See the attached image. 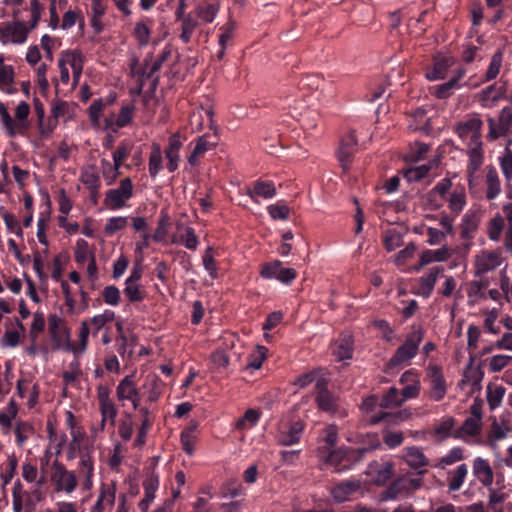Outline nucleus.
<instances>
[{"instance_id":"1","label":"nucleus","mask_w":512,"mask_h":512,"mask_svg":"<svg viewBox=\"0 0 512 512\" xmlns=\"http://www.w3.org/2000/svg\"><path fill=\"white\" fill-rule=\"evenodd\" d=\"M84 66V55L80 50L63 51L58 59V67L60 70V80L64 84L70 81L69 68L72 70L73 87L78 85Z\"/></svg>"},{"instance_id":"2","label":"nucleus","mask_w":512,"mask_h":512,"mask_svg":"<svg viewBox=\"0 0 512 512\" xmlns=\"http://www.w3.org/2000/svg\"><path fill=\"white\" fill-rule=\"evenodd\" d=\"M50 481L56 493L72 494L78 487L76 472L68 470L59 460L51 465Z\"/></svg>"},{"instance_id":"3","label":"nucleus","mask_w":512,"mask_h":512,"mask_svg":"<svg viewBox=\"0 0 512 512\" xmlns=\"http://www.w3.org/2000/svg\"><path fill=\"white\" fill-rule=\"evenodd\" d=\"M306 421L299 416H291L287 421L279 424L276 441L281 446L298 444L306 430Z\"/></svg>"},{"instance_id":"4","label":"nucleus","mask_w":512,"mask_h":512,"mask_svg":"<svg viewBox=\"0 0 512 512\" xmlns=\"http://www.w3.org/2000/svg\"><path fill=\"white\" fill-rule=\"evenodd\" d=\"M329 379L321 376L315 384V402L319 410L336 415L340 413L339 396L328 388Z\"/></svg>"},{"instance_id":"5","label":"nucleus","mask_w":512,"mask_h":512,"mask_svg":"<svg viewBox=\"0 0 512 512\" xmlns=\"http://www.w3.org/2000/svg\"><path fill=\"white\" fill-rule=\"evenodd\" d=\"M421 485V477L401 476L395 479L385 490L381 492L380 499L382 501H389L406 497L410 493L419 489Z\"/></svg>"},{"instance_id":"6","label":"nucleus","mask_w":512,"mask_h":512,"mask_svg":"<svg viewBox=\"0 0 512 512\" xmlns=\"http://www.w3.org/2000/svg\"><path fill=\"white\" fill-rule=\"evenodd\" d=\"M31 28L25 21H8L0 23V43L7 45H23L28 39Z\"/></svg>"},{"instance_id":"7","label":"nucleus","mask_w":512,"mask_h":512,"mask_svg":"<svg viewBox=\"0 0 512 512\" xmlns=\"http://www.w3.org/2000/svg\"><path fill=\"white\" fill-rule=\"evenodd\" d=\"M423 340V332L414 330L409 333L404 343L397 348L393 356L389 360V366H400L417 355L420 343Z\"/></svg>"},{"instance_id":"8","label":"nucleus","mask_w":512,"mask_h":512,"mask_svg":"<svg viewBox=\"0 0 512 512\" xmlns=\"http://www.w3.org/2000/svg\"><path fill=\"white\" fill-rule=\"evenodd\" d=\"M133 195V185L129 178L121 181L120 186L106 193L104 204L110 210H119Z\"/></svg>"},{"instance_id":"9","label":"nucleus","mask_w":512,"mask_h":512,"mask_svg":"<svg viewBox=\"0 0 512 512\" xmlns=\"http://www.w3.org/2000/svg\"><path fill=\"white\" fill-rule=\"evenodd\" d=\"M381 445L379 438L374 435L368 447L353 448L343 447L342 466L338 468V473L351 469L354 465L359 463L366 453L379 448Z\"/></svg>"},{"instance_id":"10","label":"nucleus","mask_w":512,"mask_h":512,"mask_svg":"<svg viewBox=\"0 0 512 512\" xmlns=\"http://www.w3.org/2000/svg\"><path fill=\"white\" fill-rule=\"evenodd\" d=\"M260 275L264 279H276L288 285L297 277V271L294 268H285L281 261L274 260L262 265Z\"/></svg>"},{"instance_id":"11","label":"nucleus","mask_w":512,"mask_h":512,"mask_svg":"<svg viewBox=\"0 0 512 512\" xmlns=\"http://www.w3.org/2000/svg\"><path fill=\"white\" fill-rule=\"evenodd\" d=\"M454 64V57L437 53L432 58V64L426 68L425 77L429 81L442 80Z\"/></svg>"},{"instance_id":"12","label":"nucleus","mask_w":512,"mask_h":512,"mask_svg":"<svg viewBox=\"0 0 512 512\" xmlns=\"http://www.w3.org/2000/svg\"><path fill=\"white\" fill-rule=\"evenodd\" d=\"M468 156L469 161L466 169L468 176V186L470 192L475 193L477 186V177L475 174L483 163L482 143L472 145L469 144Z\"/></svg>"},{"instance_id":"13","label":"nucleus","mask_w":512,"mask_h":512,"mask_svg":"<svg viewBox=\"0 0 512 512\" xmlns=\"http://www.w3.org/2000/svg\"><path fill=\"white\" fill-rule=\"evenodd\" d=\"M358 140L354 133H348L343 136L337 151V158L344 171L350 168L354 154L357 151Z\"/></svg>"},{"instance_id":"14","label":"nucleus","mask_w":512,"mask_h":512,"mask_svg":"<svg viewBox=\"0 0 512 512\" xmlns=\"http://www.w3.org/2000/svg\"><path fill=\"white\" fill-rule=\"evenodd\" d=\"M116 396L122 405H125V402H130L134 409L139 408L141 393L133 383L131 376H126L120 381L116 388Z\"/></svg>"},{"instance_id":"15","label":"nucleus","mask_w":512,"mask_h":512,"mask_svg":"<svg viewBox=\"0 0 512 512\" xmlns=\"http://www.w3.org/2000/svg\"><path fill=\"white\" fill-rule=\"evenodd\" d=\"M185 137L179 131L172 133L168 139V145L164 151L167 160L166 167L170 172H174L179 167L180 149L183 146Z\"/></svg>"},{"instance_id":"16","label":"nucleus","mask_w":512,"mask_h":512,"mask_svg":"<svg viewBox=\"0 0 512 512\" xmlns=\"http://www.w3.org/2000/svg\"><path fill=\"white\" fill-rule=\"evenodd\" d=\"M482 125L483 122L479 117H472L468 119L467 121L458 124L456 128V132L459 137L466 138L470 137L469 144H478L482 143L481 136H482Z\"/></svg>"},{"instance_id":"17","label":"nucleus","mask_w":512,"mask_h":512,"mask_svg":"<svg viewBox=\"0 0 512 512\" xmlns=\"http://www.w3.org/2000/svg\"><path fill=\"white\" fill-rule=\"evenodd\" d=\"M89 333L90 329L88 327V323L83 321L79 331V342L77 344H72L70 341V335L67 334L65 335L63 345H58V348L71 352L76 358H78L83 355L87 349Z\"/></svg>"},{"instance_id":"18","label":"nucleus","mask_w":512,"mask_h":512,"mask_svg":"<svg viewBox=\"0 0 512 512\" xmlns=\"http://www.w3.org/2000/svg\"><path fill=\"white\" fill-rule=\"evenodd\" d=\"M427 376L429 377L431 383V399L434 401L442 400L446 394V382L441 368L436 365L429 366L427 370Z\"/></svg>"},{"instance_id":"19","label":"nucleus","mask_w":512,"mask_h":512,"mask_svg":"<svg viewBox=\"0 0 512 512\" xmlns=\"http://www.w3.org/2000/svg\"><path fill=\"white\" fill-rule=\"evenodd\" d=\"M400 384L404 387L402 389L404 398L415 399L419 396L421 384L419 374L415 369L405 371L399 379Z\"/></svg>"},{"instance_id":"20","label":"nucleus","mask_w":512,"mask_h":512,"mask_svg":"<svg viewBox=\"0 0 512 512\" xmlns=\"http://www.w3.org/2000/svg\"><path fill=\"white\" fill-rule=\"evenodd\" d=\"M444 268L441 266H434L428 270V273L418 279L417 294L423 298H429L432 295L438 277L442 275Z\"/></svg>"},{"instance_id":"21","label":"nucleus","mask_w":512,"mask_h":512,"mask_svg":"<svg viewBox=\"0 0 512 512\" xmlns=\"http://www.w3.org/2000/svg\"><path fill=\"white\" fill-rule=\"evenodd\" d=\"M473 475L484 486L490 487L493 484L494 472L488 460L476 457L472 466Z\"/></svg>"},{"instance_id":"22","label":"nucleus","mask_w":512,"mask_h":512,"mask_svg":"<svg viewBox=\"0 0 512 512\" xmlns=\"http://www.w3.org/2000/svg\"><path fill=\"white\" fill-rule=\"evenodd\" d=\"M247 195L254 202H258V197L272 199L276 196V188L272 181L256 180L253 186L247 189Z\"/></svg>"},{"instance_id":"23","label":"nucleus","mask_w":512,"mask_h":512,"mask_svg":"<svg viewBox=\"0 0 512 512\" xmlns=\"http://www.w3.org/2000/svg\"><path fill=\"white\" fill-rule=\"evenodd\" d=\"M79 473L83 477V488L90 490L93 486L94 475V461L92 458V451H87L86 454H81V459L78 463Z\"/></svg>"},{"instance_id":"24","label":"nucleus","mask_w":512,"mask_h":512,"mask_svg":"<svg viewBox=\"0 0 512 512\" xmlns=\"http://www.w3.org/2000/svg\"><path fill=\"white\" fill-rule=\"evenodd\" d=\"M0 118L1 124L7 136L14 138L19 135H25V125L22 123L15 124V121L13 120V118L11 117L3 103H0Z\"/></svg>"},{"instance_id":"25","label":"nucleus","mask_w":512,"mask_h":512,"mask_svg":"<svg viewBox=\"0 0 512 512\" xmlns=\"http://www.w3.org/2000/svg\"><path fill=\"white\" fill-rule=\"evenodd\" d=\"M505 94V83L498 86L496 83L484 88L480 93V102L484 107H492L503 98Z\"/></svg>"},{"instance_id":"26","label":"nucleus","mask_w":512,"mask_h":512,"mask_svg":"<svg viewBox=\"0 0 512 512\" xmlns=\"http://www.w3.org/2000/svg\"><path fill=\"white\" fill-rule=\"evenodd\" d=\"M359 488V483L357 481L345 480L338 484H336L332 491V497L338 503L344 502L349 499V497L354 494Z\"/></svg>"},{"instance_id":"27","label":"nucleus","mask_w":512,"mask_h":512,"mask_svg":"<svg viewBox=\"0 0 512 512\" xmlns=\"http://www.w3.org/2000/svg\"><path fill=\"white\" fill-rule=\"evenodd\" d=\"M502 262V249L497 248L482 255L478 261V270L482 273H485L496 269L502 264Z\"/></svg>"},{"instance_id":"28","label":"nucleus","mask_w":512,"mask_h":512,"mask_svg":"<svg viewBox=\"0 0 512 512\" xmlns=\"http://www.w3.org/2000/svg\"><path fill=\"white\" fill-rule=\"evenodd\" d=\"M481 431V421L468 417L463 424L454 431V439L467 442V437L477 436Z\"/></svg>"},{"instance_id":"29","label":"nucleus","mask_w":512,"mask_h":512,"mask_svg":"<svg viewBox=\"0 0 512 512\" xmlns=\"http://www.w3.org/2000/svg\"><path fill=\"white\" fill-rule=\"evenodd\" d=\"M486 192L485 196L487 200H494L501 193L500 179L497 170L493 166L487 167L486 177Z\"/></svg>"},{"instance_id":"30","label":"nucleus","mask_w":512,"mask_h":512,"mask_svg":"<svg viewBox=\"0 0 512 512\" xmlns=\"http://www.w3.org/2000/svg\"><path fill=\"white\" fill-rule=\"evenodd\" d=\"M99 409L101 413L102 423L109 422L114 426L117 416V409L115 404L111 401L107 393H100L99 395Z\"/></svg>"},{"instance_id":"31","label":"nucleus","mask_w":512,"mask_h":512,"mask_svg":"<svg viewBox=\"0 0 512 512\" xmlns=\"http://www.w3.org/2000/svg\"><path fill=\"white\" fill-rule=\"evenodd\" d=\"M159 486V481L157 476H151L146 478L143 487H144V498L139 503V508L142 512H147L150 504L155 499V494Z\"/></svg>"},{"instance_id":"32","label":"nucleus","mask_w":512,"mask_h":512,"mask_svg":"<svg viewBox=\"0 0 512 512\" xmlns=\"http://www.w3.org/2000/svg\"><path fill=\"white\" fill-rule=\"evenodd\" d=\"M456 420L453 417H443L434 425L433 434L439 441L454 438Z\"/></svg>"},{"instance_id":"33","label":"nucleus","mask_w":512,"mask_h":512,"mask_svg":"<svg viewBox=\"0 0 512 512\" xmlns=\"http://www.w3.org/2000/svg\"><path fill=\"white\" fill-rule=\"evenodd\" d=\"M353 346L354 341L352 336L344 335L336 342L333 354L338 361L352 359L354 351Z\"/></svg>"},{"instance_id":"34","label":"nucleus","mask_w":512,"mask_h":512,"mask_svg":"<svg viewBox=\"0 0 512 512\" xmlns=\"http://www.w3.org/2000/svg\"><path fill=\"white\" fill-rule=\"evenodd\" d=\"M478 217L474 212H467L462 217L460 225V237L463 240H469L474 237V234L478 228Z\"/></svg>"},{"instance_id":"35","label":"nucleus","mask_w":512,"mask_h":512,"mask_svg":"<svg viewBox=\"0 0 512 512\" xmlns=\"http://www.w3.org/2000/svg\"><path fill=\"white\" fill-rule=\"evenodd\" d=\"M407 400V398H404L402 390L400 391L396 387H390L382 396L379 406L382 409L399 407Z\"/></svg>"},{"instance_id":"36","label":"nucleus","mask_w":512,"mask_h":512,"mask_svg":"<svg viewBox=\"0 0 512 512\" xmlns=\"http://www.w3.org/2000/svg\"><path fill=\"white\" fill-rule=\"evenodd\" d=\"M450 257L448 248L441 247L436 250L426 249L424 250L419 258V266L424 267L432 262L445 261Z\"/></svg>"},{"instance_id":"37","label":"nucleus","mask_w":512,"mask_h":512,"mask_svg":"<svg viewBox=\"0 0 512 512\" xmlns=\"http://www.w3.org/2000/svg\"><path fill=\"white\" fill-rule=\"evenodd\" d=\"M81 182L92 192H97L100 187V177L97 167L94 165L86 166L81 171Z\"/></svg>"},{"instance_id":"38","label":"nucleus","mask_w":512,"mask_h":512,"mask_svg":"<svg viewBox=\"0 0 512 512\" xmlns=\"http://www.w3.org/2000/svg\"><path fill=\"white\" fill-rule=\"evenodd\" d=\"M404 459L413 469H420L428 465V459L417 447H409L405 450Z\"/></svg>"},{"instance_id":"39","label":"nucleus","mask_w":512,"mask_h":512,"mask_svg":"<svg viewBox=\"0 0 512 512\" xmlns=\"http://www.w3.org/2000/svg\"><path fill=\"white\" fill-rule=\"evenodd\" d=\"M505 229L504 217L497 213L487 224V236L491 241L498 242Z\"/></svg>"},{"instance_id":"40","label":"nucleus","mask_w":512,"mask_h":512,"mask_svg":"<svg viewBox=\"0 0 512 512\" xmlns=\"http://www.w3.org/2000/svg\"><path fill=\"white\" fill-rule=\"evenodd\" d=\"M468 474V467L466 464H460L455 471L449 472L448 489L451 492L459 491L462 487Z\"/></svg>"},{"instance_id":"41","label":"nucleus","mask_w":512,"mask_h":512,"mask_svg":"<svg viewBox=\"0 0 512 512\" xmlns=\"http://www.w3.org/2000/svg\"><path fill=\"white\" fill-rule=\"evenodd\" d=\"M0 90L7 94H14V69L11 65L0 68Z\"/></svg>"},{"instance_id":"42","label":"nucleus","mask_w":512,"mask_h":512,"mask_svg":"<svg viewBox=\"0 0 512 512\" xmlns=\"http://www.w3.org/2000/svg\"><path fill=\"white\" fill-rule=\"evenodd\" d=\"M115 503V489L113 487H107L101 490L98 499L92 510L103 512L105 508L112 507Z\"/></svg>"},{"instance_id":"43","label":"nucleus","mask_w":512,"mask_h":512,"mask_svg":"<svg viewBox=\"0 0 512 512\" xmlns=\"http://www.w3.org/2000/svg\"><path fill=\"white\" fill-rule=\"evenodd\" d=\"M261 412L250 408L245 411L244 415L237 421L236 428L238 430H248L256 426L260 420Z\"/></svg>"},{"instance_id":"44","label":"nucleus","mask_w":512,"mask_h":512,"mask_svg":"<svg viewBox=\"0 0 512 512\" xmlns=\"http://www.w3.org/2000/svg\"><path fill=\"white\" fill-rule=\"evenodd\" d=\"M268 349L264 346L258 345L256 349L249 354L247 364L244 370H258L261 368L263 361L266 359Z\"/></svg>"},{"instance_id":"45","label":"nucleus","mask_w":512,"mask_h":512,"mask_svg":"<svg viewBox=\"0 0 512 512\" xmlns=\"http://www.w3.org/2000/svg\"><path fill=\"white\" fill-rule=\"evenodd\" d=\"M141 396L146 397L148 401H157L160 397V390L157 384V377L155 375H149L142 384Z\"/></svg>"},{"instance_id":"46","label":"nucleus","mask_w":512,"mask_h":512,"mask_svg":"<svg viewBox=\"0 0 512 512\" xmlns=\"http://www.w3.org/2000/svg\"><path fill=\"white\" fill-rule=\"evenodd\" d=\"M214 146L213 143H210L207 140L206 136L200 137L196 145L191 152V154L188 157V161L192 166H195L198 164L199 158L202 157L208 150H210Z\"/></svg>"},{"instance_id":"47","label":"nucleus","mask_w":512,"mask_h":512,"mask_svg":"<svg viewBox=\"0 0 512 512\" xmlns=\"http://www.w3.org/2000/svg\"><path fill=\"white\" fill-rule=\"evenodd\" d=\"M74 257L76 262L80 264H84L87 260L91 259V257H94L89 243L85 239H77L74 249Z\"/></svg>"},{"instance_id":"48","label":"nucleus","mask_w":512,"mask_h":512,"mask_svg":"<svg viewBox=\"0 0 512 512\" xmlns=\"http://www.w3.org/2000/svg\"><path fill=\"white\" fill-rule=\"evenodd\" d=\"M219 10V5L216 1L204 3L197 7V16L206 23H211Z\"/></svg>"},{"instance_id":"49","label":"nucleus","mask_w":512,"mask_h":512,"mask_svg":"<svg viewBox=\"0 0 512 512\" xmlns=\"http://www.w3.org/2000/svg\"><path fill=\"white\" fill-rule=\"evenodd\" d=\"M196 424H190L181 432V443L186 453L192 454L196 440Z\"/></svg>"},{"instance_id":"50","label":"nucleus","mask_w":512,"mask_h":512,"mask_svg":"<svg viewBox=\"0 0 512 512\" xmlns=\"http://www.w3.org/2000/svg\"><path fill=\"white\" fill-rule=\"evenodd\" d=\"M267 211L273 220L286 221L290 218V208L283 201L269 205Z\"/></svg>"},{"instance_id":"51","label":"nucleus","mask_w":512,"mask_h":512,"mask_svg":"<svg viewBox=\"0 0 512 512\" xmlns=\"http://www.w3.org/2000/svg\"><path fill=\"white\" fill-rule=\"evenodd\" d=\"M321 441L324 442L325 448L329 451L333 449L338 441V427L334 424L326 426L320 434Z\"/></svg>"},{"instance_id":"52","label":"nucleus","mask_w":512,"mask_h":512,"mask_svg":"<svg viewBox=\"0 0 512 512\" xmlns=\"http://www.w3.org/2000/svg\"><path fill=\"white\" fill-rule=\"evenodd\" d=\"M506 389L503 386L487 387V402L490 410H495L500 406L505 395Z\"/></svg>"},{"instance_id":"53","label":"nucleus","mask_w":512,"mask_h":512,"mask_svg":"<svg viewBox=\"0 0 512 512\" xmlns=\"http://www.w3.org/2000/svg\"><path fill=\"white\" fill-rule=\"evenodd\" d=\"M502 61L503 53L502 51L498 50L491 57L490 64L485 73L484 81L494 80L498 76L502 66Z\"/></svg>"},{"instance_id":"54","label":"nucleus","mask_w":512,"mask_h":512,"mask_svg":"<svg viewBox=\"0 0 512 512\" xmlns=\"http://www.w3.org/2000/svg\"><path fill=\"white\" fill-rule=\"evenodd\" d=\"M446 200H448L450 210L456 215H458L466 205V196L462 189L454 190Z\"/></svg>"},{"instance_id":"55","label":"nucleus","mask_w":512,"mask_h":512,"mask_svg":"<svg viewBox=\"0 0 512 512\" xmlns=\"http://www.w3.org/2000/svg\"><path fill=\"white\" fill-rule=\"evenodd\" d=\"M114 318L115 312L109 309L104 310L101 314L93 316L90 320L93 333H98L108 322L113 321Z\"/></svg>"},{"instance_id":"56","label":"nucleus","mask_w":512,"mask_h":512,"mask_svg":"<svg viewBox=\"0 0 512 512\" xmlns=\"http://www.w3.org/2000/svg\"><path fill=\"white\" fill-rule=\"evenodd\" d=\"M21 469H22V477L25 482L30 483V484L36 483L38 486L43 485L44 480L42 478L39 479L38 469L35 465H33L29 462H24L22 464Z\"/></svg>"},{"instance_id":"57","label":"nucleus","mask_w":512,"mask_h":512,"mask_svg":"<svg viewBox=\"0 0 512 512\" xmlns=\"http://www.w3.org/2000/svg\"><path fill=\"white\" fill-rule=\"evenodd\" d=\"M120 165L111 163L106 159L101 160L102 175L107 185H111L119 175Z\"/></svg>"},{"instance_id":"58","label":"nucleus","mask_w":512,"mask_h":512,"mask_svg":"<svg viewBox=\"0 0 512 512\" xmlns=\"http://www.w3.org/2000/svg\"><path fill=\"white\" fill-rule=\"evenodd\" d=\"M202 262L205 270L209 273L210 277L212 279H217L219 277L218 267L214 259L213 249L211 247H208L205 250L202 256Z\"/></svg>"},{"instance_id":"59","label":"nucleus","mask_w":512,"mask_h":512,"mask_svg":"<svg viewBox=\"0 0 512 512\" xmlns=\"http://www.w3.org/2000/svg\"><path fill=\"white\" fill-rule=\"evenodd\" d=\"M14 432L17 445L22 447L33 434V427L27 422H19L15 426Z\"/></svg>"},{"instance_id":"60","label":"nucleus","mask_w":512,"mask_h":512,"mask_svg":"<svg viewBox=\"0 0 512 512\" xmlns=\"http://www.w3.org/2000/svg\"><path fill=\"white\" fill-rule=\"evenodd\" d=\"M18 412L17 405L14 400H10L5 410L0 412V425L4 428H9L12 424L13 419L16 417Z\"/></svg>"},{"instance_id":"61","label":"nucleus","mask_w":512,"mask_h":512,"mask_svg":"<svg viewBox=\"0 0 512 512\" xmlns=\"http://www.w3.org/2000/svg\"><path fill=\"white\" fill-rule=\"evenodd\" d=\"M131 150H132V144L127 140L122 141L118 145L116 150L113 152V155H112L113 162L117 165L122 166L124 160L131 153Z\"/></svg>"},{"instance_id":"62","label":"nucleus","mask_w":512,"mask_h":512,"mask_svg":"<svg viewBox=\"0 0 512 512\" xmlns=\"http://www.w3.org/2000/svg\"><path fill=\"white\" fill-rule=\"evenodd\" d=\"M456 89L459 88L455 84V80L450 79L447 82L436 86L434 94L438 99H447L453 94V91Z\"/></svg>"},{"instance_id":"63","label":"nucleus","mask_w":512,"mask_h":512,"mask_svg":"<svg viewBox=\"0 0 512 512\" xmlns=\"http://www.w3.org/2000/svg\"><path fill=\"white\" fill-rule=\"evenodd\" d=\"M197 25V20L193 19L191 16H188L183 20L180 38L184 43H188L190 41L191 36Z\"/></svg>"},{"instance_id":"64","label":"nucleus","mask_w":512,"mask_h":512,"mask_svg":"<svg viewBox=\"0 0 512 512\" xmlns=\"http://www.w3.org/2000/svg\"><path fill=\"white\" fill-rule=\"evenodd\" d=\"M512 361V356L510 355H494L489 362V369L491 372H500L503 368H505Z\"/></svg>"}]
</instances>
